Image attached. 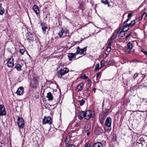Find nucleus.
<instances>
[{
	"label": "nucleus",
	"instance_id": "22",
	"mask_svg": "<svg viewBox=\"0 0 147 147\" xmlns=\"http://www.w3.org/2000/svg\"><path fill=\"white\" fill-rule=\"evenodd\" d=\"M42 30L43 32L44 33H46V30L47 28V27L46 26H45V25H42Z\"/></svg>",
	"mask_w": 147,
	"mask_h": 147
},
{
	"label": "nucleus",
	"instance_id": "60",
	"mask_svg": "<svg viewBox=\"0 0 147 147\" xmlns=\"http://www.w3.org/2000/svg\"><path fill=\"white\" fill-rule=\"evenodd\" d=\"M108 5V6L109 7V3H108V4H107Z\"/></svg>",
	"mask_w": 147,
	"mask_h": 147
},
{
	"label": "nucleus",
	"instance_id": "51",
	"mask_svg": "<svg viewBox=\"0 0 147 147\" xmlns=\"http://www.w3.org/2000/svg\"><path fill=\"white\" fill-rule=\"evenodd\" d=\"M100 65H101V67H102L104 66V65H103L102 64V61H101V63H100Z\"/></svg>",
	"mask_w": 147,
	"mask_h": 147
},
{
	"label": "nucleus",
	"instance_id": "33",
	"mask_svg": "<svg viewBox=\"0 0 147 147\" xmlns=\"http://www.w3.org/2000/svg\"><path fill=\"white\" fill-rule=\"evenodd\" d=\"M91 128V124L88 123L85 127L86 129H90Z\"/></svg>",
	"mask_w": 147,
	"mask_h": 147
},
{
	"label": "nucleus",
	"instance_id": "26",
	"mask_svg": "<svg viewBox=\"0 0 147 147\" xmlns=\"http://www.w3.org/2000/svg\"><path fill=\"white\" fill-rule=\"evenodd\" d=\"M127 48L131 49L133 48L132 44L130 42H129L127 44Z\"/></svg>",
	"mask_w": 147,
	"mask_h": 147
},
{
	"label": "nucleus",
	"instance_id": "23",
	"mask_svg": "<svg viewBox=\"0 0 147 147\" xmlns=\"http://www.w3.org/2000/svg\"><path fill=\"white\" fill-rule=\"evenodd\" d=\"M5 12V10L3 7L0 8V15H3Z\"/></svg>",
	"mask_w": 147,
	"mask_h": 147
},
{
	"label": "nucleus",
	"instance_id": "4",
	"mask_svg": "<svg viewBox=\"0 0 147 147\" xmlns=\"http://www.w3.org/2000/svg\"><path fill=\"white\" fill-rule=\"evenodd\" d=\"M38 82L37 78H34L31 81L30 86L33 88L35 89L38 86Z\"/></svg>",
	"mask_w": 147,
	"mask_h": 147
},
{
	"label": "nucleus",
	"instance_id": "37",
	"mask_svg": "<svg viewBox=\"0 0 147 147\" xmlns=\"http://www.w3.org/2000/svg\"><path fill=\"white\" fill-rule=\"evenodd\" d=\"M0 147H5L4 144L0 142Z\"/></svg>",
	"mask_w": 147,
	"mask_h": 147
},
{
	"label": "nucleus",
	"instance_id": "49",
	"mask_svg": "<svg viewBox=\"0 0 147 147\" xmlns=\"http://www.w3.org/2000/svg\"><path fill=\"white\" fill-rule=\"evenodd\" d=\"M90 85L88 86V87L86 89V91H88L89 88H90Z\"/></svg>",
	"mask_w": 147,
	"mask_h": 147
},
{
	"label": "nucleus",
	"instance_id": "14",
	"mask_svg": "<svg viewBox=\"0 0 147 147\" xmlns=\"http://www.w3.org/2000/svg\"><path fill=\"white\" fill-rule=\"evenodd\" d=\"M77 55L75 53H69L68 55V56L69 60L71 61L73 59L75 58L76 55Z\"/></svg>",
	"mask_w": 147,
	"mask_h": 147
},
{
	"label": "nucleus",
	"instance_id": "59",
	"mask_svg": "<svg viewBox=\"0 0 147 147\" xmlns=\"http://www.w3.org/2000/svg\"><path fill=\"white\" fill-rule=\"evenodd\" d=\"M145 17H147V13H146V14L145 15Z\"/></svg>",
	"mask_w": 147,
	"mask_h": 147
},
{
	"label": "nucleus",
	"instance_id": "42",
	"mask_svg": "<svg viewBox=\"0 0 147 147\" xmlns=\"http://www.w3.org/2000/svg\"><path fill=\"white\" fill-rule=\"evenodd\" d=\"M114 62V61L113 60H112L111 61H110L108 62V64L109 65L111 64Z\"/></svg>",
	"mask_w": 147,
	"mask_h": 147
},
{
	"label": "nucleus",
	"instance_id": "62",
	"mask_svg": "<svg viewBox=\"0 0 147 147\" xmlns=\"http://www.w3.org/2000/svg\"><path fill=\"white\" fill-rule=\"evenodd\" d=\"M50 129H48V131H50Z\"/></svg>",
	"mask_w": 147,
	"mask_h": 147
},
{
	"label": "nucleus",
	"instance_id": "57",
	"mask_svg": "<svg viewBox=\"0 0 147 147\" xmlns=\"http://www.w3.org/2000/svg\"><path fill=\"white\" fill-rule=\"evenodd\" d=\"M2 4L1 3H0V8H1L2 7H1Z\"/></svg>",
	"mask_w": 147,
	"mask_h": 147
},
{
	"label": "nucleus",
	"instance_id": "3",
	"mask_svg": "<svg viewBox=\"0 0 147 147\" xmlns=\"http://www.w3.org/2000/svg\"><path fill=\"white\" fill-rule=\"evenodd\" d=\"M94 117V113L91 111H87L85 112V119L87 120H88L91 118L93 117Z\"/></svg>",
	"mask_w": 147,
	"mask_h": 147
},
{
	"label": "nucleus",
	"instance_id": "13",
	"mask_svg": "<svg viewBox=\"0 0 147 147\" xmlns=\"http://www.w3.org/2000/svg\"><path fill=\"white\" fill-rule=\"evenodd\" d=\"M33 9L37 15H39V10L38 6L36 5H34L33 7Z\"/></svg>",
	"mask_w": 147,
	"mask_h": 147
},
{
	"label": "nucleus",
	"instance_id": "31",
	"mask_svg": "<svg viewBox=\"0 0 147 147\" xmlns=\"http://www.w3.org/2000/svg\"><path fill=\"white\" fill-rule=\"evenodd\" d=\"M101 1L105 5L108 3V1L107 0H101Z\"/></svg>",
	"mask_w": 147,
	"mask_h": 147
},
{
	"label": "nucleus",
	"instance_id": "44",
	"mask_svg": "<svg viewBox=\"0 0 147 147\" xmlns=\"http://www.w3.org/2000/svg\"><path fill=\"white\" fill-rule=\"evenodd\" d=\"M75 146L74 145L69 144L68 145V147H75Z\"/></svg>",
	"mask_w": 147,
	"mask_h": 147
},
{
	"label": "nucleus",
	"instance_id": "11",
	"mask_svg": "<svg viewBox=\"0 0 147 147\" xmlns=\"http://www.w3.org/2000/svg\"><path fill=\"white\" fill-rule=\"evenodd\" d=\"M24 92V89L22 87H20L16 91V93L18 95H22Z\"/></svg>",
	"mask_w": 147,
	"mask_h": 147
},
{
	"label": "nucleus",
	"instance_id": "21",
	"mask_svg": "<svg viewBox=\"0 0 147 147\" xmlns=\"http://www.w3.org/2000/svg\"><path fill=\"white\" fill-rule=\"evenodd\" d=\"M27 39L30 42H32L34 39L33 36L32 35H28L27 37Z\"/></svg>",
	"mask_w": 147,
	"mask_h": 147
},
{
	"label": "nucleus",
	"instance_id": "9",
	"mask_svg": "<svg viewBox=\"0 0 147 147\" xmlns=\"http://www.w3.org/2000/svg\"><path fill=\"white\" fill-rule=\"evenodd\" d=\"M111 119L109 117H107L106 120L105 122V125L106 126L110 127L111 126Z\"/></svg>",
	"mask_w": 147,
	"mask_h": 147
},
{
	"label": "nucleus",
	"instance_id": "32",
	"mask_svg": "<svg viewBox=\"0 0 147 147\" xmlns=\"http://www.w3.org/2000/svg\"><path fill=\"white\" fill-rule=\"evenodd\" d=\"M99 67V63L97 64L95 66V68L94 69L95 71H97V70Z\"/></svg>",
	"mask_w": 147,
	"mask_h": 147
},
{
	"label": "nucleus",
	"instance_id": "45",
	"mask_svg": "<svg viewBox=\"0 0 147 147\" xmlns=\"http://www.w3.org/2000/svg\"><path fill=\"white\" fill-rule=\"evenodd\" d=\"M100 72H98L96 74V78H98V77L100 75Z\"/></svg>",
	"mask_w": 147,
	"mask_h": 147
},
{
	"label": "nucleus",
	"instance_id": "58",
	"mask_svg": "<svg viewBox=\"0 0 147 147\" xmlns=\"http://www.w3.org/2000/svg\"><path fill=\"white\" fill-rule=\"evenodd\" d=\"M77 43V42H74L73 44H74V45L76 44Z\"/></svg>",
	"mask_w": 147,
	"mask_h": 147
},
{
	"label": "nucleus",
	"instance_id": "46",
	"mask_svg": "<svg viewBox=\"0 0 147 147\" xmlns=\"http://www.w3.org/2000/svg\"><path fill=\"white\" fill-rule=\"evenodd\" d=\"M111 49L107 48L106 51L108 53H109L111 51Z\"/></svg>",
	"mask_w": 147,
	"mask_h": 147
},
{
	"label": "nucleus",
	"instance_id": "6",
	"mask_svg": "<svg viewBox=\"0 0 147 147\" xmlns=\"http://www.w3.org/2000/svg\"><path fill=\"white\" fill-rule=\"evenodd\" d=\"M42 121L43 123L44 124L49 123V124H51L52 122V119L50 116L45 117L43 119Z\"/></svg>",
	"mask_w": 147,
	"mask_h": 147
},
{
	"label": "nucleus",
	"instance_id": "12",
	"mask_svg": "<svg viewBox=\"0 0 147 147\" xmlns=\"http://www.w3.org/2000/svg\"><path fill=\"white\" fill-rule=\"evenodd\" d=\"M83 86L84 83H81L78 84L76 88V91L77 92H79L80 90H81L83 88Z\"/></svg>",
	"mask_w": 147,
	"mask_h": 147
},
{
	"label": "nucleus",
	"instance_id": "7",
	"mask_svg": "<svg viewBox=\"0 0 147 147\" xmlns=\"http://www.w3.org/2000/svg\"><path fill=\"white\" fill-rule=\"evenodd\" d=\"M7 65L9 67H13L14 65L13 59L12 57L8 58L7 60Z\"/></svg>",
	"mask_w": 147,
	"mask_h": 147
},
{
	"label": "nucleus",
	"instance_id": "56",
	"mask_svg": "<svg viewBox=\"0 0 147 147\" xmlns=\"http://www.w3.org/2000/svg\"><path fill=\"white\" fill-rule=\"evenodd\" d=\"M145 12H144L143 13V14L142 15V18H143V16L145 14Z\"/></svg>",
	"mask_w": 147,
	"mask_h": 147
},
{
	"label": "nucleus",
	"instance_id": "50",
	"mask_svg": "<svg viewBox=\"0 0 147 147\" xmlns=\"http://www.w3.org/2000/svg\"><path fill=\"white\" fill-rule=\"evenodd\" d=\"M138 74H136L134 76L135 77H138Z\"/></svg>",
	"mask_w": 147,
	"mask_h": 147
},
{
	"label": "nucleus",
	"instance_id": "35",
	"mask_svg": "<svg viewBox=\"0 0 147 147\" xmlns=\"http://www.w3.org/2000/svg\"><path fill=\"white\" fill-rule=\"evenodd\" d=\"M125 25L123 26V30H124L126 32L129 29V27H130L129 26H128V28H125Z\"/></svg>",
	"mask_w": 147,
	"mask_h": 147
},
{
	"label": "nucleus",
	"instance_id": "48",
	"mask_svg": "<svg viewBox=\"0 0 147 147\" xmlns=\"http://www.w3.org/2000/svg\"><path fill=\"white\" fill-rule=\"evenodd\" d=\"M130 20V19L128 18L124 22L123 24H125V22H127L129 20Z\"/></svg>",
	"mask_w": 147,
	"mask_h": 147
},
{
	"label": "nucleus",
	"instance_id": "52",
	"mask_svg": "<svg viewBox=\"0 0 147 147\" xmlns=\"http://www.w3.org/2000/svg\"><path fill=\"white\" fill-rule=\"evenodd\" d=\"M129 36H128V35L126 36V40H127V38H128V37H129Z\"/></svg>",
	"mask_w": 147,
	"mask_h": 147
},
{
	"label": "nucleus",
	"instance_id": "15",
	"mask_svg": "<svg viewBox=\"0 0 147 147\" xmlns=\"http://www.w3.org/2000/svg\"><path fill=\"white\" fill-rule=\"evenodd\" d=\"M125 32L124 30H121L120 31V30H119L117 32V34L119 33V37H122L124 36L125 34Z\"/></svg>",
	"mask_w": 147,
	"mask_h": 147
},
{
	"label": "nucleus",
	"instance_id": "39",
	"mask_svg": "<svg viewBox=\"0 0 147 147\" xmlns=\"http://www.w3.org/2000/svg\"><path fill=\"white\" fill-rule=\"evenodd\" d=\"M88 83L87 84V85H88V86L89 85H90V86H91V81L90 80H88Z\"/></svg>",
	"mask_w": 147,
	"mask_h": 147
},
{
	"label": "nucleus",
	"instance_id": "38",
	"mask_svg": "<svg viewBox=\"0 0 147 147\" xmlns=\"http://www.w3.org/2000/svg\"><path fill=\"white\" fill-rule=\"evenodd\" d=\"M132 14L131 13H128V16H127L128 18L130 19L131 18V17L132 16Z\"/></svg>",
	"mask_w": 147,
	"mask_h": 147
},
{
	"label": "nucleus",
	"instance_id": "2",
	"mask_svg": "<svg viewBox=\"0 0 147 147\" xmlns=\"http://www.w3.org/2000/svg\"><path fill=\"white\" fill-rule=\"evenodd\" d=\"M76 49V54L77 55L79 54L84 55L86 54V47H84L83 49H80L79 47H77Z\"/></svg>",
	"mask_w": 147,
	"mask_h": 147
},
{
	"label": "nucleus",
	"instance_id": "41",
	"mask_svg": "<svg viewBox=\"0 0 147 147\" xmlns=\"http://www.w3.org/2000/svg\"><path fill=\"white\" fill-rule=\"evenodd\" d=\"M109 55V54H107L106 53H104L103 55V56L104 58H105L107 57L108 55Z\"/></svg>",
	"mask_w": 147,
	"mask_h": 147
},
{
	"label": "nucleus",
	"instance_id": "29",
	"mask_svg": "<svg viewBox=\"0 0 147 147\" xmlns=\"http://www.w3.org/2000/svg\"><path fill=\"white\" fill-rule=\"evenodd\" d=\"M131 50V49H129L128 48H126V49L125 50V52L126 53H127V54L129 53L130 52Z\"/></svg>",
	"mask_w": 147,
	"mask_h": 147
},
{
	"label": "nucleus",
	"instance_id": "55",
	"mask_svg": "<svg viewBox=\"0 0 147 147\" xmlns=\"http://www.w3.org/2000/svg\"><path fill=\"white\" fill-rule=\"evenodd\" d=\"M96 88H94L93 89V90L95 92V91H96Z\"/></svg>",
	"mask_w": 147,
	"mask_h": 147
},
{
	"label": "nucleus",
	"instance_id": "16",
	"mask_svg": "<svg viewBox=\"0 0 147 147\" xmlns=\"http://www.w3.org/2000/svg\"><path fill=\"white\" fill-rule=\"evenodd\" d=\"M23 65V64L22 63L21 64H18L15 66V68L17 69L18 71H20L21 70V68Z\"/></svg>",
	"mask_w": 147,
	"mask_h": 147
},
{
	"label": "nucleus",
	"instance_id": "43",
	"mask_svg": "<svg viewBox=\"0 0 147 147\" xmlns=\"http://www.w3.org/2000/svg\"><path fill=\"white\" fill-rule=\"evenodd\" d=\"M90 144L89 143H86L85 145V147H90Z\"/></svg>",
	"mask_w": 147,
	"mask_h": 147
},
{
	"label": "nucleus",
	"instance_id": "54",
	"mask_svg": "<svg viewBox=\"0 0 147 147\" xmlns=\"http://www.w3.org/2000/svg\"><path fill=\"white\" fill-rule=\"evenodd\" d=\"M132 34V32H131L128 35L129 36H130Z\"/></svg>",
	"mask_w": 147,
	"mask_h": 147
},
{
	"label": "nucleus",
	"instance_id": "40",
	"mask_svg": "<svg viewBox=\"0 0 147 147\" xmlns=\"http://www.w3.org/2000/svg\"><path fill=\"white\" fill-rule=\"evenodd\" d=\"M111 41L109 43L107 48L111 49Z\"/></svg>",
	"mask_w": 147,
	"mask_h": 147
},
{
	"label": "nucleus",
	"instance_id": "28",
	"mask_svg": "<svg viewBox=\"0 0 147 147\" xmlns=\"http://www.w3.org/2000/svg\"><path fill=\"white\" fill-rule=\"evenodd\" d=\"M19 52L22 55H23L25 52V49H20L19 50Z\"/></svg>",
	"mask_w": 147,
	"mask_h": 147
},
{
	"label": "nucleus",
	"instance_id": "27",
	"mask_svg": "<svg viewBox=\"0 0 147 147\" xmlns=\"http://www.w3.org/2000/svg\"><path fill=\"white\" fill-rule=\"evenodd\" d=\"M21 134L22 136H24L25 134V129H21L20 130Z\"/></svg>",
	"mask_w": 147,
	"mask_h": 147
},
{
	"label": "nucleus",
	"instance_id": "10",
	"mask_svg": "<svg viewBox=\"0 0 147 147\" xmlns=\"http://www.w3.org/2000/svg\"><path fill=\"white\" fill-rule=\"evenodd\" d=\"M78 118L80 120H82L84 118L85 119V112L83 111L80 112L78 114Z\"/></svg>",
	"mask_w": 147,
	"mask_h": 147
},
{
	"label": "nucleus",
	"instance_id": "53",
	"mask_svg": "<svg viewBox=\"0 0 147 147\" xmlns=\"http://www.w3.org/2000/svg\"><path fill=\"white\" fill-rule=\"evenodd\" d=\"M90 132L89 131H88L86 133V134L87 136H88L89 135Z\"/></svg>",
	"mask_w": 147,
	"mask_h": 147
},
{
	"label": "nucleus",
	"instance_id": "25",
	"mask_svg": "<svg viewBox=\"0 0 147 147\" xmlns=\"http://www.w3.org/2000/svg\"><path fill=\"white\" fill-rule=\"evenodd\" d=\"M117 32L116 33L114 32L112 35V36L111 37V40H113L114 39H115L116 37V35L117 34Z\"/></svg>",
	"mask_w": 147,
	"mask_h": 147
},
{
	"label": "nucleus",
	"instance_id": "17",
	"mask_svg": "<svg viewBox=\"0 0 147 147\" xmlns=\"http://www.w3.org/2000/svg\"><path fill=\"white\" fill-rule=\"evenodd\" d=\"M46 97L48 98V100H52L53 99V96L50 92L47 94Z\"/></svg>",
	"mask_w": 147,
	"mask_h": 147
},
{
	"label": "nucleus",
	"instance_id": "47",
	"mask_svg": "<svg viewBox=\"0 0 147 147\" xmlns=\"http://www.w3.org/2000/svg\"><path fill=\"white\" fill-rule=\"evenodd\" d=\"M50 125V129H53L54 128V126L52 124V123Z\"/></svg>",
	"mask_w": 147,
	"mask_h": 147
},
{
	"label": "nucleus",
	"instance_id": "30",
	"mask_svg": "<svg viewBox=\"0 0 147 147\" xmlns=\"http://www.w3.org/2000/svg\"><path fill=\"white\" fill-rule=\"evenodd\" d=\"M70 138L69 137H67L65 140V144H68L69 143V140H70Z\"/></svg>",
	"mask_w": 147,
	"mask_h": 147
},
{
	"label": "nucleus",
	"instance_id": "36",
	"mask_svg": "<svg viewBox=\"0 0 147 147\" xmlns=\"http://www.w3.org/2000/svg\"><path fill=\"white\" fill-rule=\"evenodd\" d=\"M141 51L143 52L145 55H147V51H146L144 49H142L141 50Z\"/></svg>",
	"mask_w": 147,
	"mask_h": 147
},
{
	"label": "nucleus",
	"instance_id": "61",
	"mask_svg": "<svg viewBox=\"0 0 147 147\" xmlns=\"http://www.w3.org/2000/svg\"><path fill=\"white\" fill-rule=\"evenodd\" d=\"M134 51H135L134 49V50H133V52H134Z\"/></svg>",
	"mask_w": 147,
	"mask_h": 147
},
{
	"label": "nucleus",
	"instance_id": "18",
	"mask_svg": "<svg viewBox=\"0 0 147 147\" xmlns=\"http://www.w3.org/2000/svg\"><path fill=\"white\" fill-rule=\"evenodd\" d=\"M93 147H103L102 144L99 142H97L94 143Z\"/></svg>",
	"mask_w": 147,
	"mask_h": 147
},
{
	"label": "nucleus",
	"instance_id": "1",
	"mask_svg": "<svg viewBox=\"0 0 147 147\" xmlns=\"http://www.w3.org/2000/svg\"><path fill=\"white\" fill-rule=\"evenodd\" d=\"M69 71V69L67 67L64 68L63 69H61L57 71V76L59 78H63V76L68 73Z\"/></svg>",
	"mask_w": 147,
	"mask_h": 147
},
{
	"label": "nucleus",
	"instance_id": "19",
	"mask_svg": "<svg viewBox=\"0 0 147 147\" xmlns=\"http://www.w3.org/2000/svg\"><path fill=\"white\" fill-rule=\"evenodd\" d=\"M67 32V30L65 31L63 28H61L58 34L59 36L60 37H61L62 36L63 33L65 32V33H66Z\"/></svg>",
	"mask_w": 147,
	"mask_h": 147
},
{
	"label": "nucleus",
	"instance_id": "24",
	"mask_svg": "<svg viewBox=\"0 0 147 147\" xmlns=\"http://www.w3.org/2000/svg\"><path fill=\"white\" fill-rule=\"evenodd\" d=\"M78 102L80 103V106H82L85 103V101L84 99H82L81 100H79Z\"/></svg>",
	"mask_w": 147,
	"mask_h": 147
},
{
	"label": "nucleus",
	"instance_id": "20",
	"mask_svg": "<svg viewBox=\"0 0 147 147\" xmlns=\"http://www.w3.org/2000/svg\"><path fill=\"white\" fill-rule=\"evenodd\" d=\"M136 24V22L135 20H132L131 23L128 24L126 25L125 28H128V26H129L130 27H132L134 26Z\"/></svg>",
	"mask_w": 147,
	"mask_h": 147
},
{
	"label": "nucleus",
	"instance_id": "5",
	"mask_svg": "<svg viewBox=\"0 0 147 147\" xmlns=\"http://www.w3.org/2000/svg\"><path fill=\"white\" fill-rule=\"evenodd\" d=\"M18 124L20 129H22L24 126V121L23 119L21 117H19L17 119Z\"/></svg>",
	"mask_w": 147,
	"mask_h": 147
},
{
	"label": "nucleus",
	"instance_id": "34",
	"mask_svg": "<svg viewBox=\"0 0 147 147\" xmlns=\"http://www.w3.org/2000/svg\"><path fill=\"white\" fill-rule=\"evenodd\" d=\"M88 78V76H86L85 74L82 75L80 77V78L82 79H87Z\"/></svg>",
	"mask_w": 147,
	"mask_h": 147
},
{
	"label": "nucleus",
	"instance_id": "8",
	"mask_svg": "<svg viewBox=\"0 0 147 147\" xmlns=\"http://www.w3.org/2000/svg\"><path fill=\"white\" fill-rule=\"evenodd\" d=\"M6 112L4 106L3 105H0V115L3 116L6 115Z\"/></svg>",
	"mask_w": 147,
	"mask_h": 147
}]
</instances>
